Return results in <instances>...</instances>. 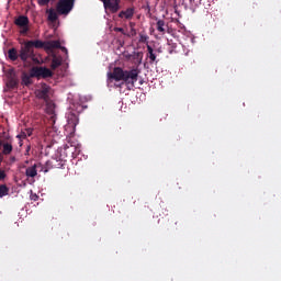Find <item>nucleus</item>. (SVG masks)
<instances>
[{
	"mask_svg": "<svg viewBox=\"0 0 281 281\" xmlns=\"http://www.w3.org/2000/svg\"><path fill=\"white\" fill-rule=\"evenodd\" d=\"M139 80L138 72L134 71H109L108 85L109 87L122 88L124 85L128 90H132Z\"/></svg>",
	"mask_w": 281,
	"mask_h": 281,
	"instance_id": "1",
	"label": "nucleus"
},
{
	"mask_svg": "<svg viewBox=\"0 0 281 281\" xmlns=\"http://www.w3.org/2000/svg\"><path fill=\"white\" fill-rule=\"evenodd\" d=\"M54 71H22L20 75L21 86L30 88L34 83V79L48 80L54 77Z\"/></svg>",
	"mask_w": 281,
	"mask_h": 281,
	"instance_id": "2",
	"label": "nucleus"
},
{
	"mask_svg": "<svg viewBox=\"0 0 281 281\" xmlns=\"http://www.w3.org/2000/svg\"><path fill=\"white\" fill-rule=\"evenodd\" d=\"M33 44V52L35 53V49H61V52H65V55H68L67 46H61L60 41H41L35 40L32 41ZM35 47V49H34Z\"/></svg>",
	"mask_w": 281,
	"mask_h": 281,
	"instance_id": "3",
	"label": "nucleus"
},
{
	"mask_svg": "<svg viewBox=\"0 0 281 281\" xmlns=\"http://www.w3.org/2000/svg\"><path fill=\"white\" fill-rule=\"evenodd\" d=\"M122 57H124L125 60H127L128 63L133 64L132 71H138V67L143 63L144 54L143 52H132L131 54V52L125 49L124 52H122Z\"/></svg>",
	"mask_w": 281,
	"mask_h": 281,
	"instance_id": "4",
	"label": "nucleus"
},
{
	"mask_svg": "<svg viewBox=\"0 0 281 281\" xmlns=\"http://www.w3.org/2000/svg\"><path fill=\"white\" fill-rule=\"evenodd\" d=\"M76 0H59L56 4L57 13L68 15L75 5Z\"/></svg>",
	"mask_w": 281,
	"mask_h": 281,
	"instance_id": "5",
	"label": "nucleus"
},
{
	"mask_svg": "<svg viewBox=\"0 0 281 281\" xmlns=\"http://www.w3.org/2000/svg\"><path fill=\"white\" fill-rule=\"evenodd\" d=\"M19 57L23 61L29 60V57H32V59L34 60L35 54L33 49V41H25L24 46H22V48L20 49Z\"/></svg>",
	"mask_w": 281,
	"mask_h": 281,
	"instance_id": "6",
	"label": "nucleus"
},
{
	"mask_svg": "<svg viewBox=\"0 0 281 281\" xmlns=\"http://www.w3.org/2000/svg\"><path fill=\"white\" fill-rule=\"evenodd\" d=\"M5 78H7V87L9 89L14 90L19 87L20 78L15 71H7Z\"/></svg>",
	"mask_w": 281,
	"mask_h": 281,
	"instance_id": "7",
	"label": "nucleus"
},
{
	"mask_svg": "<svg viewBox=\"0 0 281 281\" xmlns=\"http://www.w3.org/2000/svg\"><path fill=\"white\" fill-rule=\"evenodd\" d=\"M105 10H110V13H117L121 8V0H101Z\"/></svg>",
	"mask_w": 281,
	"mask_h": 281,
	"instance_id": "8",
	"label": "nucleus"
},
{
	"mask_svg": "<svg viewBox=\"0 0 281 281\" xmlns=\"http://www.w3.org/2000/svg\"><path fill=\"white\" fill-rule=\"evenodd\" d=\"M49 90L50 87L46 83H42L41 89L35 91L36 98L40 100H44L45 102L49 101Z\"/></svg>",
	"mask_w": 281,
	"mask_h": 281,
	"instance_id": "9",
	"label": "nucleus"
},
{
	"mask_svg": "<svg viewBox=\"0 0 281 281\" xmlns=\"http://www.w3.org/2000/svg\"><path fill=\"white\" fill-rule=\"evenodd\" d=\"M14 24H16L18 26H21L22 30H20L22 35H25L26 32H29L30 27V19L29 16H18V19H15Z\"/></svg>",
	"mask_w": 281,
	"mask_h": 281,
	"instance_id": "10",
	"label": "nucleus"
},
{
	"mask_svg": "<svg viewBox=\"0 0 281 281\" xmlns=\"http://www.w3.org/2000/svg\"><path fill=\"white\" fill-rule=\"evenodd\" d=\"M38 168L41 169V171H43V170H44V172L48 171L47 169L43 168V165L35 164L32 167H27L25 169V176L31 178V179H34V177H36L38 175Z\"/></svg>",
	"mask_w": 281,
	"mask_h": 281,
	"instance_id": "11",
	"label": "nucleus"
},
{
	"mask_svg": "<svg viewBox=\"0 0 281 281\" xmlns=\"http://www.w3.org/2000/svg\"><path fill=\"white\" fill-rule=\"evenodd\" d=\"M46 112H47L49 115H52V116H50V122H52L53 124H55V122H56L55 104L52 103V102H49V101H47V102H46Z\"/></svg>",
	"mask_w": 281,
	"mask_h": 281,
	"instance_id": "12",
	"label": "nucleus"
},
{
	"mask_svg": "<svg viewBox=\"0 0 281 281\" xmlns=\"http://www.w3.org/2000/svg\"><path fill=\"white\" fill-rule=\"evenodd\" d=\"M135 13V8H126V11H120V19H133Z\"/></svg>",
	"mask_w": 281,
	"mask_h": 281,
	"instance_id": "13",
	"label": "nucleus"
},
{
	"mask_svg": "<svg viewBox=\"0 0 281 281\" xmlns=\"http://www.w3.org/2000/svg\"><path fill=\"white\" fill-rule=\"evenodd\" d=\"M3 149L1 151L2 156H8V155H11V153L13 151V146H12V142H2V146Z\"/></svg>",
	"mask_w": 281,
	"mask_h": 281,
	"instance_id": "14",
	"label": "nucleus"
},
{
	"mask_svg": "<svg viewBox=\"0 0 281 281\" xmlns=\"http://www.w3.org/2000/svg\"><path fill=\"white\" fill-rule=\"evenodd\" d=\"M33 132H34L33 128L21 130V133L16 135V138L26 139L27 137H31L33 135Z\"/></svg>",
	"mask_w": 281,
	"mask_h": 281,
	"instance_id": "15",
	"label": "nucleus"
},
{
	"mask_svg": "<svg viewBox=\"0 0 281 281\" xmlns=\"http://www.w3.org/2000/svg\"><path fill=\"white\" fill-rule=\"evenodd\" d=\"M78 123H79L78 114L74 112L68 113V124H70V126H77Z\"/></svg>",
	"mask_w": 281,
	"mask_h": 281,
	"instance_id": "16",
	"label": "nucleus"
},
{
	"mask_svg": "<svg viewBox=\"0 0 281 281\" xmlns=\"http://www.w3.org/2000/svg\"><path fill=\"white\" fill-rule=\"evenodd\" d=\"M147 57H149V60H151V63L157 60V55L155 54V49H153V46H150L149 41H147Z\"/></svg>",
	"mask_w": 281,
	"mask_h": 281,
	"instance_id": "17",
	"label": "nucleus"
},
{
	"mask_svg": "<svg viewBox=\"0 0 281 281\" xmlns=\"http://www.w3.org/2000/svg\"><path fill=\"white\" fill-rule=\"evenodd\" d=\"M47 13H48V21H57L58 20V11L56 12L54 8H49Z\"/></svg>",
	"mask_w": 281,
	"mask_h": 281,
	"instance_id": "18",
	"label": "nucleus"
},
{
	"mask_svg": "<svg viewBox=\"0 0 281 281\" xmlns=\"http://www.w3.org/2000/svg\"><path fill=\"white\" fill-rule=\"evenodd\" d=\"M157 30L158 32H162L165 34L166 32V22L164 19H157Z\"/></svg>",
	"mask_w": 281,
	"mask_h": 281,
	"instance_id": "19",
	"label": "nucleus"
},
{
	"mask_svg": "<svg viewBox=\"0 0 281 281\" xmlns=\"http://www.w3.org/2000/svg\"><path fill=\"white\" fill-rule=\"evenodd\" d=\"M8 57H10V60H18L19 54L18 49L13 48L8 50Z\"/></svg>",
	"mask_w": 281,
	"mask_h": 281,
	"instance_id": "20",
	"label": "nucleus"
},
{
	"mask_svg": "<svg viewBox=\"0 0 281 281\" xmlns=\"http://www.w3.org/2000/svg\"><path fill=\"white\" fill-rule=\"evenodd\" d=\"M63 57L54 56L52 60V68H58V66H61Z\"/></svg>",
	"mask_w": 281,
	"mask_h": 281,
	"instance_id": "21",
	"label": "nucleus"
},
{
	"mask_svg": "<svg viewBox=\"0 0 281 281\" xmlns=\"http://www.w3.org/2000/svg\"><path fill=\"white\" fill-rule=\"evenodd\" d=\"M10 189L5 184L0 186V199L9 195Z\"/></svg>",
	"mask_w": 281,
	"mask_h": 281,
	"instance_id": "22",
	"label": "nucleus"
},
{
	"mask_svg": "<svg viewBox=\"0 0 281 281\" xmlns=\"http://www.w3.org/2000/svg\"><path fill=\"white\" fill-rule=\"evenodd\" d=\"M139 43H146L147 44V49H148V41H149V35L147 33H139Z\"/></svg>",
	"mask_w": 281,
	"mask_h": 281,
	"instance_id": "23",
	"label": "nucleus"
},
{
	"mask_svg": "<svg viewBox=\"0 0 281 281\" xmlns=\"http://www.w3.org/2000/svg\"><path fill=\"white\" fill-rule=\"evenodd\" d=\"M49 69L50 68H43V66H41L40 68L33 66V68H31V71H49Z\"/></svg>",
	"mask_w": 281,
	"mask_h": 281,
	"instance_id": "24",
	"label": "nucleus"
},
{
	"mask_svg": "<svg viewBox=\"0 0 281 281\" xmlns=\"http://www.w3.org/2000/svg\"><path fill=\"white\" fill-rule=\"evenodd\" d=\"M54 168H64L65 167V162L60 161L58 162L57 160H55V162H52Z\"/></svg>",
	"mask_w": 281,
	"mask_h": 281,
	"instance_id": "25",
	"label": "nucleus"
},
{
	"mask_svg": "<svg viewBox=\"0 0 281 281\" xmlns=\"http://www.w3.org/2000/svg\"><path fill=\"white\" fill-rule=\"evenodd\" d=\"M7 177V173L4 170L0 169V181H3Z\"/></svg>",
	"mask_w": 281,
	"mask_h": 281,
	"instance_id": "26",
	"label": "nucleus"
},
{
	"mask_svg": "<svg viewBox=\"0 0 281 281\" xmlns=\"http://www.w3.org/2000/svg\"><path fill=\"white\" fill-rule=\"evenodd\" d=\"M1 147H2V140L0 139V166H1L2 161H3V156L1 154Z\"/></svg>",
	"mask_w": 281,
	"mask_h": 281,
	"instance_id": "27",
	"label": "nucleus"
},
{
	"mask_svg": "<svg viewBox=\"0 0 281 281\" xmlns=\"http://www.w3.org/2000/svg\"><path fill=\"white\" fill-rule=\"evenodd\" d=\"M38 4H48L50 0H37Z\"/></svg>",
	"mask_w": 281,
	"mask_h": 281,
	"instance_id": "28",
	"label": "nucleus"
},
{
	"mask_svg": "<svg viewBox=\"0 0 281 281\" xmlns=\"http://www.w3.org/2000/svg\"><path fill=\"white\" fill-rule=\"evenodd\" d=\"M114 71H123V68H121L120 66L114 68Z\"/></svg>",
	"mask_w": 281,
	"mask_h": 281,
	"instance_id": "29",
	"label": "nucleus"
},
{
	"mask_svg": "<svg viewBox=\"0 0 281 281\" xmlns=\"http://www.w3.org/2000/svg\"><path fill=\"white\" fill-rule=\"evenodd\" d=\"M34 201H36L38 199V195L37 194H34Z\"/></svg>",
	"mask_w": 281,
	"mask_h": 281,
	"instance_id": "30",
	"label": "nucleus"
},
{
	"mask_svg": "<svg viewBox=\"0 0 281 281\" xmlns=\"http://www.w3.org/2000/svg\"><path fill=\"white\" fill-rule=\"evenodd\" d=\"M116 30H119L120 32H123V27H116Z\"/></svg>",
	"mask_w": 281,
	"mask_h": 281,
	"instance_id": "31",
	"label": "nucleus"
},
{
	"mask_svg": "<svg viewBox=\"0 0 281 281\" xmlns=\"http://www.w3.org/2000/svg\"><path fill=\"white\" fill-rule=\"evenodd\" d=\"M139 85H140V86L144 85V81H143L142 79H139Z\"/></svg>",
	"mask_w": 281,
	"mask_h": 281,
	"instance_id": "32",
	"label": "nucleus"
},
{
	"mask_svg": "<svg viewBox=\"0 0 281 281\" xmlns=\"http://www.w3.org/2000/svg\"><path fill=\"white\" fill-rule=\"evenodd\" d=\"M10 71H12V68L10 67Z\"/></svg>",
	"mask_w": 281,
	"mask_h": 281,
	"instance_id": "33",
	"label": "nucleus"
}]
</instances>
